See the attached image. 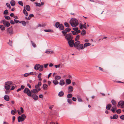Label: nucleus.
I'll use <instances>...</instances> for the list:
<instances>
[{
  "label": "nucleus",
  "instance_id": "59",
  "mask_svg": "<svg viewBox=\"0 0 124 124\" xmlns=\"http://www.w3.org/2000/svg\"><path fill=\"white\" fill-rule=\"evenodd\" d=\"M96 67H98L99 68V70H100L101 71H102L103 70V69L102 68L98 66H96Z\"/></svg>",
  "mask_w": 124,
  "mask_h": 124
},
{
  "label": "nucleus",
  "instance_id": "33",
  "mask_svg": "<svg viewBox=\"0 0 124 124\" xmlns=\"http://www.w3.org/2000/svg\"><path fill=\"white\" fill-rule=\"evenodd\" d=\"M19 23H22L23 26H24L26 25V23L24 21H20Z\"/></svg>",
  "mask_w": 124,
  "mask_h": 124
},
{
  "label": "nucleus",
  "instance_id": "35",
  "mask_svg": "<svg viewBox=\"0 0 124 124\" xmlns=\"http://www.w3.org/2000/svg\"><path fill=\"white\" fill-rule=\"evenodd\" d=\"M53 82L54 84L55 85L58 84L59 82L57 81V80H55L53 81Z\"/></svg>",
  "mask_w": 124,
  "mask_h": 124
},
{
  "label": "nucleus",
  "instance_id": "18",
  "mask_svg": "<svg viewBox=\"0 0 124 124\" xmlns=\"http://www.w3.org/2000/svg\"><path fill=\"white\" fill-rule=\"evenodd\" d=\"M4 99L5 100L7 101H8L9 100V96L7 95H5L4 96Z\"/></svg>",
  "mask_w": 124,
  "mask_h": 124
},
{
  "label": "nucleus",
  "instance_id": "16",
  "mask_svg": "<svg viewBox=\"0 0 124 124\" xmlns=\"http://www.w3.org/2000/svg\"><path fill=\"white\" fill-rule=\"evenodd\" d=\"M53 53V51L51 50H46L45 52L46 53L50 54Z\"/></svg>",
  "mask_w": 124,
  "mask_h": 124
},
{
  "label": "nucleus",
  "instance_id": "19",
  "mask_svg": "<svg viewBox=\"0 0 124 124\" xmlns=\"http://www.w3.org/2000/svg\"><path fill=\"white\" fill-rule=\"evenodd\" d=\"M16 112V110L15 109H14V110H12L11 111V114L13 115H15Z\"/></svg>",
  "mask_w": 124,
  "mask_h": 124
},
{
  "label": "nucleus",
  "instance_id": "1",
  "mask_svg": "<svg viewBox=\"0 0 124 124\" xmlns=\"http://www.w3.org/2000/svg\"><path fill=\"white\" fill-rule=\"evenodd\" d=\"M70 22L72 27H76L78 24V20L75 18H72L70 20Z\"/></svg>",
  "mask_w": 124,
  "mask_h": 124
},
{
  "label": "nucleus",
  "instance_id": "24",
  "mask_svg": "<svg viewBox=\"0 0 124 124\" xmlns=\"http://www.w3.org/2000/svg\"><path fill=\"white\" fill-rule=\"evenodd\" d=\"M25 8L26 10L28 11H29L31 9L30 6L29 5H26Z\"/></svg>",
  "mask_w": 124,
  "mask_h": 124
},
{
  "label": "nucleus",
  "instance_id": "50",
  "mask_svg": "<svg viewBox=\"0 0 124 124\" xmlns=\"http://www.w3.org/2000/svg\"><path fill=\"white\" fill-rule=\"evenodd\" d=\"M71 30L70 29V28H67L65 29V31L67 32H69Z\"/></svg>",
  "mask_w": 124,
  "mask_h": 124
},
{
  "label": "nucleus",
  "instance_id": "9",
  "mask_svg": "<svg viewBox=\"0 0 124 124\" xmlns=\"http://www.w3.org/2000/svg\"><path fill=\"white\" fill-rule=\"evenodd\" d=\"M41 85V82H39L38 84L35 85V88L37 89H38V91H39L40 90V88L39 87Z\"/></svg>",
  "mask_w": 124,
  "mask_h": 124
},
{
  "label": "nucleus",
  "instance_id": "58",
  "mask_svg": "<svg viewBox=\"0 0 124 124\" xmlns=\"http://www.w3.org/2000/svg\"><path fill=\"white\" fill-rule=\"evenodd\" d=\"M17 112L18 113V114L19 115H21L23 113L21 112V111H20V110H17Z\"/></svg>",
  "mask_w": 124,
  "mask_h": 124
},
{
  "label": "nucleus",
  "instance_id": "44",
  "mask_svg": "<svg viewBox=\"0 0 124 124\" xmlns=\"http://www.w3.org/2000/svg\"><path fill=\"white\" fill-rule=\"evenodd\" d=\"M8 11L7 10H5L3 12V14L4 15H7L8 13Z\"/></svg>",
  "mask_w": 124,
  "mask_h": 124
},
{
  "label": "nucleus",
  "instance_id": "53",
  "mask_svg": "<svg viewBox=\"0 0 124 124\" xmlns=\"http://www.w3.org/2000/svg\"><path fill=\"white\" fill-rule=\"evenodd\" d=\"M120 118L123 120H124V115H122L120 117Z\"/></svg>",
  "mask_w": 124,
  "mask_h": 124
},
{
  "label": "nucleus",
  "instance_id": "47",
  "mask_svg": "<svg viewBox=\"0 0 124 124\" xmlns=\"http://www.w3.org/2000/svg\"><path fill=\"white\" fill-rule=\"evenodd\" d=\"M35 4L36 5V6H38L39 7L41 6V4L39 3L35 2Z\"/></svg>",
  "mask_w": 124,
  "mask_h": 124
},
{
  "label": "nucleus",
  "instance_id": "26",
  "mask_svg": "<svg viewBox=\"0 0 124 124\" xmlns=\"http://www.w3.org/2000/svg\"><path fill=\"white\" fill-rule=\"evenodd\" d=\"M116 109V107L115 106H113L112 107L111 109V111L114 113H115V110Z\"/></svg>",
  "mask_w": 124,
  "mask_h": 124
},
{
  "label": "nucleus",
  "instance_id": "29",
  "mask_svg": "<svg viewBox=\"0 0 124 124\" xmlns=\"http://www.w3.org/2000/svg\"><path fill=\"white\" fill-rule=\"evenodd\" d=\"M61 78V77L58 76H56L55 77V80H59Z\"/></svg>",
  "mask_w": 124,
  "mask_h": 124
},
{
  "label": "nucleus",
  "instance_id": "64",
  "mask_svg": "<svg viewBox=\"0 0 124 124\" xmlns=\"http://www.w3.org/2000/svg\"><path fill=\"white\" fill-rule=\"evenodd\" d=\"M72 100L73 101H76L77 99L76 98L73 97L72 98Z\"/></svg>",
  "mask_w": 124,
  "mask_h": 124
},
{
  "label": "nucleus",
  "instance_id": "36",
  "mask_svg": "<svg viewBox=\"0 0 124 124\" xmlns=\"http://www.w3.org/2000/svg\"><path fill=\"white\" fill-rule=\"evenodd\" d=\"M118 115L115 114L113 116V118L114 119H116L118 118Z\"/></svg>",
  "mask_w": 124,
  "mask_h": 124
},
{
  "label": "nucleus",
  "instance_id": "52",
  "mask_svg": "<svg viewBox=\"0 0 124 124\" xmlns=\"http://www.w3.org/2000/svg\"><path fill=\"white\" fill-rule=\"evenodd\" d=\"M18 4L19 5H21L22 6H23V3L22 1H19L18 2Z\"/></svg>",
  "mask_w": 124,
  "mask_h": 124
},
{
  "label": "nucleus",
  "instance_id": "10",
  "mask_svg": "<svg viewBox=\"0 0 124 124\" xmlns=\"http://www.w3.org/2000/svg\"><path fill=\"white\" fill-rule=\"evenodd\" d=\"M7 32L10 35L13 34V29L12 27H9L7 29Z\"/></svg>",
  "mask_w": 124,
  "mask_h": 124
},
{
  "label": "nucleus",
  "instance_id": "37",
  "mask_svg": "<svg viewBox=\"0 0 124 124\" xmlns=\"http://www.w3.org/2000/svg\"><path fill=\"white\" fill-rule=\"evenodd\" d=\"M47 87V85L46 84H43V88L44 89H45Z\"/></svg>",
  "mask_w": 124,
  "mask_h": 124
},
{
  "label": "nucleus",
  "instance_id": "25",
  "mask_svg": "<svg viewBox=\"0 0 124 124\" xmlns=\"http://www.w3.org/2000/svg\"><path fill=\"white\" fill-rule=\"evenodd\" d=\"M10 4L12 6H14L15 4V1L14 0H11L10 1Z\"/></svg>",
  "mask_w": 124,
  "mask_h": 124
},
{
  "label": "nucleus",
  "instance_id": "30",
  "mask_svg": "<svg viewBox=\"0 0 124 124\" xmlns=\"http://www.w3.org/2000/svg\"><path fill=\"white\" fill-rule=\"evenodd\" d=\"M91 45V44L89 43H85L84 44V47L85 48V47H87Z\"/></svg>",
  "mask_w": 124,
  "mask_h": 124
},
{
  "label": "nucleus",
  "instance_id": "7",
  "mask_svg": "<svg viewBox=\"0 0 124 124\" xmlns=\"http://www.w3.org/2000/svg\"><path fill=\"white\" fill-rule=\"evenodd\" d=\"M65 38L68 41L72 40L73 39L72 37L69 34H66Z\"/></svg>",
  "mask_w": 124,
  "mask_h": 124
},
{
  "label": "nucleus",
  "instance_id": "45",
  "mask_svg": "<svg viewBox=\"0 0 124 124\" xmlns=\"http://www.w3.org/2000/svg\"><path fill=\"white\" fill-rule=\"evenodd\" d=\"M80 36L79 35H78L76 36L75 39V40L76 41H78L79 40Z\"/></svg>",
  "mask_w": 124,
  "mask_h": 124
},
{
  "label": "nucleus",
  "instance_id": "48",
  "mask_svg": "<svg viewBox=\"0 0 124 124\" xmlns=\"http://www.w3.org/2000/svg\"><path fill=\"white\" fill-rule=\"evenodd\" d=\"M116 111L118 114H120L121 112V109H119L117 110Z\"/></svg>",
  "mask_w": 124,
  "mask_h": 124
},
{
  "label": "nucleus",
  "instance_id": "22",
  "mask_svg": "<svg viewBox=\"0 0 124 124\" xmlns=\"http://www.w3.org/2000/svg\"><path fill=\"white\" fill-rule=\"evenodd\" d=\"M111 106L112 105L111 104H109L106 106V108L107 110H109Z\"/></svg>",
  "mask_w": 124,
  "mask_h": 124
},
{
  "label": "nucleus",
  "instance_id": "42",
  "mask_svg": "<svg viewBox=\"0 0 124 124\" xmlns=\"http://www.w3.org/2000/svg\"><path fill=\"white\" fill-rule=\"evenodd\" d=\"M4 17L5 19L6 20H9L10 19V17L9 16H5Z\"/></svg>",
  "mask_w": 124,
  "mask_h": 124
},
{
  "label": "nucleus",
  "instance_id": "34",
  "mask_svg": "<svg viewBox=\"0 0 124 124\" xmlns=\"http://www.w3.org/2000/svg\"><path fill=\"white\" fill-rule=\"evenodd\" d=\"M31 42L33 47L34 48L36 47V44L32 40H31Z\"/></svg>",
  "mask_w": 124,
  "mask_h": 124
},
{
  "label": "nucleus",
  "instance_id": "43",
  "mask_svg": "<svg viewBox=\"0 0 124 124\" xmlns=\"http://www.w3.org/2000/svg\"><path fill=\"white\" fill-rule=\"evenodd\" d=\"M43 65H41L39 68L40 69L39 70V71H41L43 70Z\"/></svg>",
  "mask_w": 124,
  "mask_h": 124
},
{
  "label": "nucleus",
  "instance_id": "23",
  "mask_svg": "<svg viewBox=\"0 0 124 124\" xmlns=\"http://www.w3.org/2000/svg\"><path fill=\"white\" fill-rule=\"evenodd\" d=\"M24 9L23 10V14L26 16H27L28 15V13L27 12L26 10H25L24 8Z\"/></svg>",
  "mask_w": 124,
  "mask_h": 124
},
{
  "label": "nucleus",
  "instance_id": "2",
  "mask_svg": "<svg viewBox=\"0 0 124 124\" xmlns=\"http://www.w3.org/2000/svg\"><path fill=\"white\" fill-rule=\"evenodd\" d=\"M5 87L7 90H9L10 88V85H13V82L11 81H8L5 83Z\"/></svg>",
  "mask_w": 124,
  "mask_h": 124
},
{
  "label": "nucleus",
  "instance_id": "28",
  "mask_svg": "<svg viewBox=\"0 0 124 124\" xmlns=\"http://www.w3.org/2000/svg\"><path fill=\"white\" fill-rule=\"evenodd\" d=\"M64 94V93L62 91H61L58 93V95L60 97L62 96Z\"/></svg>",
  "mask_w": 124,
  "mask_h": 124
},
{
  "label": "nucleus",
  "instance_id": "46",
  "mask_svg": "<svg viewBox=\"0 0 124 124\" xmlns=\"http://www.w3.org/2000/svg\"><path fill=\"white\" fill-rule=\"evenodd\" d=\"M78 100L79 102H82V101L80 97H77Z\"/></svg>",
  "mask_w": 124,
  "mask_h": 124
},
{
  "label": "nucleus",
  "instance_id": "63",
  "mask_svg": "<svg viewBox=\"0 0 124 124\" xmlns=\"http://www.w3.org/2000/svg\"><path fill=\"white\" fill-rule=\"evenodd\" d=\"M9 45L11 46H12V41H10V40H9V42L8 43Z\"/></svg>",
  "mask_w": 124,
  "mask_h": 124
},
{
  "label": "nucleus",
  "instance_id": "60",
  "mask_svg": "<svg viewBox=\"0 0 124 124\" xmlns=\"http://www.w3.org/2000/svg\"><path fill=\"white\" fill-rule=\"evenodd\" d=\"M71 32H72V33L73 34V35H76V34H77V33L76 31L75 32L74 31H71Z\"/></svg>",
  "mask_w": 124,
  "mask_h": 124
},
{
  "label": "nucleus",
  "instance_id": "12",
  "mask_svg": "<svg viewBox=\"0 0 124 124\" xmlns=\"http://www.w3.org/2000/svg\"><path fill=\"white\" fill-rule=\"evenodd\" d=\"M84 48V46L83 44H79L77 48V49H83Z\"/></svg>",
  "mask_w": 124,
  "mask_h": 124
},
{
  "label": "nucleus",
  "instance_id": "31",
  "mask_svg": "<svg viewBox=\"0 0 124 124\" xmlns=\"http://www.w3.org/2000/svg\"><path fill=\"white\" fill-rule=\"evenodd\" d=\"M0 28L2 31H3L5 29V27L3 25H0Z\"/></svg>",
  "mask_w": 124,
  "mask_h": 124
},
{
  "label": "nucleus",
  "instance_id": "32",
  "mask_svg": "<svg viewBox=\"0 0 124 124\" xmlns=\"http://www.w3.org/2000/svg\"><path fill=\"white\" fill-rule=\"evenodd\" d=\"M86 33V32L85 30H82V32H81V34L82 35H84Z\"/></svg>",
  "mask_w": 124,
  "mask_h": 124
},
{
  "label": "nucleus",
  "instance_id": "54",
  "mask_svg": "<svg viewBox=\"0 0 124 124\" xmlns=\"http://www.w3.org/2000/svg\"><path fill=\"white\" fill-rule=\"evenodd\" d=\"M67 101L68 103H69L70 104H71V103L72 101V100L70 99H68L67 100Z\"/></svg>",
  "mask_w": 124,
  "mask_h": 124
},
{
  "label": "nucleus",
  "instance_id": "57",
  "mask_svg": "<svg viewBox=\"0 0 124 124\" xmlns=\"http://www.w3.org/2000/svg\"><path fill=\"white\" fill-rule=\"evenodd\" d=\"M62 32L63 34L64 35V36H65V35L66 34V33H67V31H62Z\"/></svg>",
  "mask_w": 124,
  "mask_h": 124
},
{
  "label": "nucleus",
  "instance_id": "41",
  "mask_svg": "<svg viewBox=\"0 0 124 124\" xmlns=\"http://www.w3.org/2000/svg\"><path fill=\"white\" fill-rule=\"evenodd\" d=\"M29 74L30 75H35L36 74V72H32L30 73H29Z\"/></svg>",
  "mask_w": 124,
  "mask_h": 124
},
{
  "label": "nucleus",
  "instance_id": "14",
  "mask_svg": "<svg viewBox=\"0 0 124 124\" xmlns=\"http://www.w3.org/2000/svg\"><path fill=\"white\" fill-rule=\"evenodd\" d=\"M40 65L39 64H36L34 67V69L36 70H38L40 68Z\"/></svg>",
  "mask_w": 124,
  "mask_h": 124
},
{
  "label": "nucleus",
  "instance_id": "56",
  "mask_svg": "<svg viewBox=\"0 0 124 124\" xmlns=\"http://www.w3.org/2000/svg\"><path fill=\"white\" fill-rule=\"evenodd\" d=\"M24 76L25 77H27L29 75H30L29 73H26L24 74Z\"/></svg>",
  "mask_w": 124,
  "mask_h": 124
},
{
  "label": "nucleus",
  "instance_id": "49",
  "mask_svg": "<svg viewBox=\"0 0 124 124\" xmlns=\"http://www.w3.org/2000/svg\"><path fill=\"white\" fill-rule=\"evenodd\" d=\"M6 5L7 6V7H8L9 8V9H10L11 8V6H10V5L8 3H6Z\"/></svg>",
  "mask_w": 124,
  "mask_h": 124
},
{
  "label": "nucleus",
  "instance_id": "13",
  "mask_svg": "<svg viewBox=\"0 0 124 124\" xmlns=\"http://www.w3.org/2000/svg\"><path fill=\"white\" fill-rule=\"evenodd\" d=\"M80 42L79 41H78L76 42L74 44V46L75 47L77 48V47L80 44Z\"/></svg>",
  "mask_w": 124,
  "mask_h": 124
},
{
  "label": "nucleus",
  "instance_id": "61",
  "mask_svg": "<svg viewBox=\"0 0 124 124\" xmlns=\"http://www.w3.org/2000/svg\"><path fill=\"white\" fill-rule=\"evenodd\" d=\"M20 109L21 112L23 113H24V111L23 108L22 107L20 108Z\"/></svg>",
  "mask_w": 124,
  "mask_h": 124
},
{
  "label": "nucleus",
  "instance_id": "38",
  "mask_svg": "<svg viewBox=\"0 0 124 124\" xmlns=\"http://www.w3.org/2000/svg\"><path fill=\"white\" fill-rule=\"evenodd\" d=\"M111 103L112 105L114 106H115L116 104V101L114 100H112L111 101Z\"/></svg>",
  "mask_w": 124,
  "mask_h": 124
},
{
  "label": "nucleus",
  "instance_id": "40",
  "mask_svg": "<svg viewBox=\"0 0 124 124\" xmlns=\"http://www.w3.org/2000/svg\"><path fill=\"white\" fill-rule=\"evenodd\" d=\"M64 26L68 28H69V27L70 25L67 22H65L64 23Z\"/></svg>",
  "mask_w": 124,
  "mask_h": 124
},
{
  "label": "nucleus",
  "instance_id": "11",
  "mask_svg": "<svg viewBox=\"0 0 124 124\" xmlns=\"http://www.w3.org/2000/svg\"><path fill=\"white\" fill-rule=\"evenodd\" d=\"M73 87L71 86H69L68 87V93H71L73 91Z\"/></svg>",
  "mask_w": 124,
  "mask_h": 124
},
{
  "label": "nucleus",
  "instance_id": "5",
  "mask_svg": "<svg viewBox=\"0 0 124 124\" xmlns=\"http://www.w3.org/2000/svg\"><path fill=\"white\" fill-rule=\"evenodd\" d=\"M26 117V116L24 114H22L18 118V122H22L24 120Z\"/></svg>",
  "mask_w": 124,
  "mask_h": 124
},
{
  "label": "nucleus",
  "instance_id": "8",
  "mask_svg": "<svg viewBox=\"0 0 124 124\" xmlns=\"http://www.w3.org/2000/svg\"><path fill=\"white\" fill-rule=\"evenodd\" d=\"M68 41V43L69 44V46L70 47H72L74 45V42L73 40L72 39Z\"/></svg>",
  "mask_w": 124,
  "mask_h": 124
},
{
  "label": "nucleus",
  "instance_id": "21",
  "mask_svg": "<svg viewBox=\"0 0 124 124\" xmlns=\"http://www.w3.org/2000/svg\"><path fill=\"white\" fill-rule=\"evenodd\" d=\"M124 105V102L122 101H120L118 102V105L121 106Z\"/></svg>",
  "mask_w": 124,
  "mask_h": 124
},
{
  "label": "nucleus",
  "instance_id": "62",
  "mask_svg": "<svg viewBox=\"0 0 124 124\" xmlns=\"http://www.w3.org/2000/svg\"><path fill=\"white\" fill-rule=\"evenodd\" d=\"M14 21L16 23H17L18 22L19 23V22H20L19 20L15 19H14Z\"/></svg>",
  "mask_w": 124,
  "mask_h": 124
},
{
  "label": "nucleus",
  "instance_id": "17",
  "mask_svg": "<svg viewBox=\"0 0 124 124\" xmlns=\"http://www.w3.org/2000/svg\"><path fill=\"white\" fill-rule=\"evenodd\" d=\"M38 89H33L32 90H31V92L33 93H37L38 91Z\"/></svg>",
  "mask_w": 124,
  "mask_h": 124
},
{
  "label": "nucleus",
  "instance_id": "55",
  "mask_svg": "<svg viewBox=\"0 0 124 124\" xmlns=\"http://www.w3.org/2000/svg\"><path fill=\"white\" fill-rule=\"evenodd\" d=\"M73 29L76 32L78 30V27L74 28H73Z\"/></svg>",
  "mask_w": 124,
  "mask_h": 124
},
{
  "label": "nucleus",
  "instance_id": "20",
  "mask_svg": "<svg viewBox=\"0 0 124 124\" xmlns=\"http://www.w3.org/2000/svg\"><path fill=\"white\" fill-rule=\"evenodd\" d=\"M65 83V82L64 80H60L59 82V84L60 85L62 86L64 85Z\"/></svg>",
  "mask_w": 124,
  "mask_h": 124
},
{
  "label": "nucleus",
  "instance_id": "3",
  "mask_svg": "<svg viewBox=\"0 0 124 124\" xmlns=\"http://www.w3.org/2000/svg\"><path fill=\"white\" fill-rule=\"evenodd\" d=\"M55 26L57 28H59L60 29L62 30H63L64 29L63 25L62 24H60L58 22L55 23Z\"/></svg>",
  "mask_w": 124,
  "mask_h": 124
},
{
  "label": "nucleus",
  "instance_id": "27",
  "mask_svg": "<svg viewBox=\"0 0 124 124\" xmlns=\"http://www.w3.org/2000/svg\"><path fill=\"white\" fill-rule=\"evenodd\" d=\"M66 82L69 85L71 83V81L69 79H67L66 80Z\"/></svg>",
  "mask_w": 124,
  "mask_h": 124
},
{
  "label": "nucleus",
  "instance_id": "4",
  "mask_svg": "<svg viewBox=\"0 0 124 124\" xmlns=\"http://www.w3.org/2000/svg\"><path fill=\"white\" fill-rule=\"evenodd\" d=\"M23 93H26L27 95L31 97V91L27 88H25L23 90Z\"/></svg>",
  "mask_w": 124,
  "mask_h": 124
},
{
  "label": "nucleus",
  "instance_id": "51",
  "mask_svg": "<svg viewBox=\"0 0 124 124\" xmlns=\"http://www.w3.org/2000/svg\"><path fill=\"white\" fill-rule=\"evenodd\" d=\"M44 31L46 32H49L51 31V30L50 29H49L48 30H44Z\"/></svg>",
  "mask_w": 124,
  "mask_h": 124
},
{
  "label": "nucleus",
  "instance_id": "6",
  "mask_svg": "<svg viewBox=\"0 0 124 124\" xmlns=\"http://www.w3.org/2000/svg\"><path fill=\"white\" fill-rule=\"evenodd\" d=\"M0 23H3L4 26H6L7 27H9L10 25L9 22L8 21H6L4 20H2L0 22Z\"/></svg>",
  "mask_w": 124,
  "mask_h": 124
},
{
  "label": "nucleus",
  "instance_id": "15",
  "mask_svg": "<svg viewBox=\"0 0 124 124\" xmlns=\"http://www.w3.org/2000/svg\"><path fill=\"white\" fill-rule=\"evenodd\" d=\"M31 96L35 100H37L38 99V96L36 95H31Z\"/></svg>",
  "mask_w": 124,
  "mask_h": 124
},
{
  "label": "nucleus",
  "instance_id": "39",
  "mask_svg": "<svg viewBox=\"0 0 124 124\" xmlns=\"http://www.w3.org/2000/svg\"><path fill=\"white\" fill-rule=\"evenodd\" d=\"M72 94H69L67 95V97L68 98H70L72 97Z\"/></svg>",
  "mask_w": 124,
  "mask_h": 124
}]
</instances>
